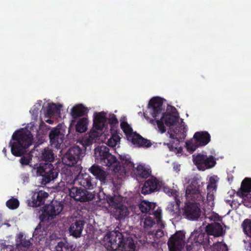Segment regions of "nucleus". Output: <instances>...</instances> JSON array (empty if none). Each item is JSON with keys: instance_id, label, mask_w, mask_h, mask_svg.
Masks as SVG:
<instances>
[{"instance_id": "obj_4", "label": "nucleus", "mask_w": 251, "mask_h": 251, "mask_svg": "<svg viewBox=\"0 0 251 251\" xmlns=\"http://www.w3.org/2000/svg\"><path fill=\"white\" fill-rule=\"evenodd\" d=\"M163 99L159 97H153L151 98L148 103V108L150 110V113L154 119H150L147 114L144 113V116L146 120L149 121V122L155 126L157 125L158 130L161 133L165 132L166 129L164 126L163 120L161 118L160 120H155L157 117L162 113L163 108Z\"/></svg>"}, {"instance_id": "obj_1", "label": "nucleus", "mask_w": 251, "mask_h": 251, "mask_svg": "<svg viewBox=\"0 0 251 251\" xmlns=\"http://www.w3.org/2000/svg\"><path fill=\"white\" fill-rule=\"evenodd\" d=\"M196 178L191 180L185 191L186 201L182 209L183 216L191 221L197 220L201 214V206L205 201V195Z\"/></svg>"}, {"instance_id": "obj_53", "label": "nucleus", "mask_w": 251, "mask_h": 251, "mask_svg": "<svg viewBox=\"0 0 251 251\" xmlns=\"http://www.w3.org/2000/svg\"><path fill=\"white\" fill-rule=\"evenodd\" d=\"M2 152L4 153L5 156H6V149L5 148H4L2 150Z\"/></svg>"}, {"instance_id": "obj_54", "label": "nucleus", "mask_w": 251, "mask_h": 251, "mask_svg": "<svg viewBox=\"0 0 251 251\" xmlns=\"http://www.w3.org/2000/svg\"><path fill=\"white\" fill-rule=\"evenodd\" d=\"M47 122H48V123L49 124H52L53 123V121L51 120H48L47 121Z\"/></svg>"}, {"instance_id": "obj_9", "label": "nucleus", "mask_w": 251, "mask_h": 251, "mask_svg": "<svg viewBox=\"0 0 251 251\" xmlns=\"http://www.w3.org/2000/svg\"><path fill=\"white\" fill-rule=\"evenodd\" d=\"M211 136L207 131L196 132L193 136V139L186 142L187 150L190 152L194 151L198 147L204 146L210 141Z\"/></svg>"}, {"instance_id": "obj_41", "label": "nucleus", "mask_w": 251, "mask_h": 251, "mask_svg": "<svg viewBox=\"0 0 251 251\" xmlns=\"http://www.w3.org/2000/svg\"><path fill=\"white\" fill-rule=\"evenodd\" d=\"M6 205L10 209H15L18 207L19 201L17 199L12 198L6 201Z\"/></svg>"}, {"instance_id": "obj_42", "label": "nucleus", "mask_w": 251, "mask_h": 251, "mask_svg": "<svg viewBox=\"0 0 251 251\" xmlns=\"http://www.w3.org/2000/svg\"><path fill=\"white\" fill-rule=\"evenodd\" d=\"M44 230L43 228H42L40 224H39L35 228L34 231L33 233V237L35 238L41 239V238L44 236Z\"/></svg>"}, {"instance_id": "obj_52", "label": "nucleus", "mask_w": 251, "mask_h": 251, "mask_svg": "<svg viewBox=\"0 0 251 251\" xmlns=\"http://www.w3.org/2000/svg\"><path fill=\"white\" fill-rule=\"evenodd\" d=\"M173 203L178 204V207H180V201L179 200L177 199L175 201L172 202Z\"/></svg>"}, {"instance_id": "obj_55", "label": "nucleus", "mask_w": 251, "mask_h": 251, "mask_svg": "<svg viewBox=\"0 0 251 251\" xmlns=\"http://www.w3.org/2000/svg\"><path fill=\"white\" fill-rule=\"evenodd\" d=\"M169 144L170 145V147L173 148V143H172V142H171Z\"/></svg>"}, {"instance_id": "obj_57", "label": "nucleus", "mask_w": 251, "mask_h": 251, "mask_svg": "<svg viewBox=\"0 0 251 251\" xmlns=\"http://www.w3.org/2000/svg\"><path fill=\"white\" fill-rule=\"evenodd\" d=\"M209 187H210V185H207V189H209Z\"/></svg>"}, {"instance_id": "obj_51", "label": "nucleus", "mask_w": 251, "mask_h": 251, "mask_svg": "<svg viewBox=\"0 0 251 251\" xmlns=\"http://www.w3.org/2000/svg\"><path fill=\"white\" fill-rule=\"evenodd\" d=\"M214 200V195L213 194H207V201H211Z\"/></svg>"}, {"instance_id": "obj_28", "label": "nucleus", "mask_w": 251, "mask_h": 251, "mask_svg": "<svg viewBox=\"0 0 251 251\" xmlns=\"http://www.w3.org/2000/svg\"><path fill=\"white\" fill-rule=\"evenodd\" d=\"M23 234L20 233L16 238V245L18 249L25 248L28 249L32 245V243L29 240L23 239Z\"/></svg>"}, {"instance_id": "obj_48", "label": "nucleus", "mask_w": 251, "mask_h": 251, "mask_svg": "<svg viewBox=\"0 0 251 251\" xmlns=\"http://www.w3.org/2000/svg\"><path fill=\"white\" fill-rule=\"evenodd\" d=\"M188 242H191V244L187 245L186 248L187 251H193V247L196 245L193 241H188Z\"/></svg>"}, {"instance_id": "obj_11", "label": "nucleus", "mask_w": 251, "mask_h": 251, "mask_svg": "<svg viewBox=\"0 0 251 251\" xmlns=\"http://www.w3.org/2000/svg\"><path fill=\"white\" fill-rule=\"evenodd\" d=\"M193 161L199 170L204 171L213 167L216 161L212 155L207 156L201 153L193 155Z\"/></svg>"}, {"instance_id": "obj_29", "label": "nucleus", "mask_w": 251, "mask_h": 251, "mask_svg": "<svg viewBox=\"0 0 251 251\" xmlns=\"http://www.w3.org/2000/svg\"><path fill=\"white\" fill-rule=\"evenodd\" d=\"M151 172L150 169L146 168L143 165H139L136 168L135 174L139 177L147 178L151 176Z\"/></svg>"}, {"instance_id": "obj_8", "label": "nucleus", "mask_w": 251, "mask_h": 251, "mask_svg": "<svg viewBox=\"0 0 251 251\" xmlns=\"http://www.w3.org/2000/svg\"><path fill=\"white\" fill-rule=\"evenodd\" d=\"M63 208V206L60 202L56 201H51L43 207L42 214L39 216L41 222H48L54 219L61 213Z\"/></svg>"}, {"instance_id": "obj_58", "label": "nucleus", "mask_w": 251, "mask_h": 251, "mask_svg": "<svg viewBox=\"0 0 251 251\" xmlns=\"http://www.w3.org/2000/svg\"><path fill=\"white\" fill-rule=\"evenodd\" d=\"M159 232H161L162 234H163V232L161 231H159Z\"/></svg>"}, {"instance_id": "obj_6", "label": "nucleus", "mask_w": 251, "mask_h": 251, "mask_svg": "<svg viewBox=\"0 0 251 251\" xmlns=\"http://www.w3.org/2000/svg\"><path fill=\"white\" fill-rule=\"evenodd\" d=\"M59 170L56 164L54 166L50 163H40L37 168V174L41 176V183L46 185L54 180L58 176Z\"/></svg>"}, {"instance_id": "obj_24", "label": "nucleus", "mask_w": 251, "mask_h": 251, "mask_svg": "<svg viewBox=\"0 0 251 251\" xmlns=\"http://www.w3.org/2000/svg\"><path fill=\"white\" fill-rule=\"evenodd\" d=\"M39 158L41 161H45V163H51L54 161L55 155L52 150L47 147L41 150Z\"/></svg>"}, {"instance_id": "obj_39", "label": "nucleus", "mask_w": 251, "mask_h": 251, "mask_svg": "<svg viewBox=\"0 0 251 251\" xmlns=\"http://www.w3.org/2000/svg\"><path fill=\"white\" fill-rule=\"evenodd\" d=\"M145 182H148V186L151 192H154L157 190L158 188V180L156 178L149 179L147 180Z\"/></svg>"}, {"instance_id": "obj_43", "label": "nucleus", "mask_w": 251, "mask_h": 251, "mask_svg": "<svg viewBox=\"0 0 251 251\" xmlns=\"http://www.w3.org/2000/svg\"><path fill=\"white\" fill-rule=\"evenodd\" d=\"M151 214H153L156 218V221L158 225H160L161 227L164 228V225L162 224L161 220V211L160 210H157L156 211L152 210Z\"/></svg>"}, {"instance_id": "obj_10", "label": "nucleus", "mask_w": 251, "mask_h": 251, "mask_svg": "<svg viewBox=\"0 0 251 251\" xmlns=\"http://www.w3.org/2000/svg\"><path fill=\"white\" fill-rule=\"evenodd\" d=\"M82 150L77 146L71 147L64 155L62 161L67 166H73L83 157Z\"/></svg>"}, {"instance_id": "obj_35", "label": "nucleus", "mask_w": 251, "mask_h": 251, "mask_svg": "<svg viewBox=\"0 0 251 251\" xmlns=\"http://www.w3.org/2000/svg\"><path fill=\"white\" fill-rule=\"evenodd\" d=\"M120 159L123 167L125 171H129L134 167V163L126 155H121Z\"/></svg>"}, {"instance_id": "obj_2", "label": "nucleus", "mask_w": 251, "mask_h": 251, "mask_svg": "<svg viewBox=\"0 0 251 251\" xmlns=\"http://www.w3.org/2000/svg\"><path fill=\"white\" fill-rule=\"evenodd\" d=\"M11 141L9 143L12 154L15 156H22L20 162L23 166L29 164L32 160L30 156H23L26 150L32 145L33 135L28 130L21 128L14 132Z\"/></svg>"}, {"instance_id": "obj_12", "label": "nucleus", "mask_w": 251, "mask_h": 251, "mask_svg": "<svg viewBox=\"0 0 251 251\" xmlns=\"http://www.w3.org/2000/svg\"><path fill=\"white\" fill-rule=\"evenodd\" d=\"M65 131L59 125L51 129L49 133L50 145L55 148L60 149L65 139Z\"/></svg>"}, {"instance_id": "obj_15", "label": "nucleus", "mask_w": 251, "mask_h": 251, "mask_svg": "<svg viewBox=\"0 0 251 251\" xmlns=\"http://www.w3.org/2000/svg\"><path fill=\"white\" fill-rule=\"evenodd\" d=\"M85 224L84 220L76 218L72 219L69 228L70 235L75 238L80 237Z\"/></svg>"}, {"instance_id": "obj_14", "label": "nucleus", "mask_w": 251, "mask_h": 251, "mask_svg": "<svg viewBox=\"0 0 251 251\" xmlns=\"http://www.w3.org/2000/svg\"><path fill=\"white\" fill-rule=\"evenodd\" d=\"M188 240L189 241H193L196 246L198 245L211 246L212 244L207 232L204 233L198 230H195L191 233Z\"/></svg>"}, {"instance_id": "obj_20", "label": "nucleus", "mask_w": 251, "mask_h": 251, "mask_svg": "<svg viewBox=\"0 0 251 251\" xmlns=\"http://www.w3.org/2000/svg\"><path fill=\"white\" fill-rule=\"evenodd\" d=\"M129 214L128 208L121 203L117 204L113 210V215L117 220L124 219Z\"/></svg>"}, {"instance_id": "obj_49", "label": "nucleus", "mask_w": 251, "mask_h": 251, "mask_svg": "<svg viewBox=\"0 0 251 251\" xmlns=\"http://www.w3.org/2000/svg\"><path fill=\"white\" fill-rule=\"evenodd\" d=\"M209 218L210 219V221H213L214 222L218 221L219 220V216L217 214H212Z\"/></svg>"}, {"instance_id": "obj_17", "label": "nucleus", "mask_w": 251, "mask_h": 251, "mask_svg": "<svg viewBox=\"0 0 251 251\" xmlns=\"http://www.w3.org/2000/svg\"><path fill=\"white\" fill-rule=\"evenodd\" d=\"M88 170L101 184L106 183L107 173L102 167L95 164Z\"/></svg>"}, {"instance_id": "obj_56", "label": "nucleus", "mask_w": 251, "mask_h": 251, "mask_svg": "<svg viewBox=\"0 0 251 251\" xmlns=\"http://www.w3.org/2000/svg\"><path fill=\"white\" fill-rule=\"evenodd\" d=\"M250 251H251V243H250Z\"/></svg>"}, {"instance_id": "obj_18", "label": "nucleus", "mask_w": 251, "mask_h": 251, "mask_svg": "<svg viewBox=\"0 0 251 251\" xmlns=\"http://www.w3.org/2000/svg\"><path fill=\"white\" fill-rule=\"evenodd\" d=\"M49 197V194L40 190L34 194L31 198V201L29 203L32 207H39L44 204L45 200Z\"/></svg>"}, {"instance_id": "obj_23", "label": "nucleus", "mask_w": 251, "mask_h": 251, "mask_svg": "<svg viewBox=\"0 0 251 251\" xmlns=\"http://www.w3.org/2000/svg\"><path fill=\"white\" fill-rule=\"evenodd\" d=\"M223 230L222 226L218 223L208 224L206 227V231L208 236L212 235L214 237L221 236Z\"/></svg>"}, {"instance_id": "obj_37", "label": "nucleus", "mask_w": 251, "mask_h": 251, "mask_svg": "<svg viewBox=\"0 0 251 251\" xmlns=\"http://www.w3.org/2000/svg\"><path fill=\"white\" fill-rule=\"evenodd\" d=\"M121 126L127 139L129 138V136H132L135 133L133 132V129L126 122H122L121 124Z\"/></svg>"}, {"instance_id": "obj_46", "label": "nucleus", "mask_w": 251, "mask_h": 251, "mask_svg": "<svg viewBox=\"0 0 251 251\" xmlns=\"http://www.w3.org/2000/svg\"><path fill=\"white\" fill-rule=\"evenodd\" d=\"M148 186H149L148 185V182H145L141 190V193L142 194L145 195L152 193L151 191L150 188L149 187H148Z\"/></svg>"}, {"instance_id": "obj_27", "label": "nucleus", "mask_w": 251, "mask_h": 251, "mask_svg": "<svg viewBox=\"0 0 251 251\" xmlns=\"http://www.w3.org/2000/svg\"><path fill=\"white\" fill-rule=\"evenodd\" d=\"M155 203L150 202L148 201L143 200L139 204V208L142 213L151 214V212L156 207Z\"/></svg>"}, {"instance_id": "obj_32", "label": "nucleus", "mask_w": 251, "mask_h": 251, "mask_svg": "<svg viewBox=\"0 0 251 251\" xmlns=\"http://www.w3.org/2000/svg\"><path fill=\"white\" fill-rule=\"evenodd\" d=\"M162 119L164 121L165 125L167 126H171L174 125L177 121V117L171 114H166L165 113H162Z\"/></svg>"}, {"instance_id": "obj_38", "label": "nucleus", "mask_w": 251, "mask_h": 251, "mask_svg": "<svg viewBox=\"0 0 251 251\" xmlns=\"http://www.w3.org/2000/svg\"><path fill=\"white\" fill-rule=\"evenodd\" d=\"M242 226L244 233L248 236L251 237V220L245 219L243 221Z\"/></svg>"}, {"instance_id": "obj_26", "label": "nucleus", "mask_w": 251, "mask_h": 251, "mask_svg": "<svg viewBox=\"0 0 251 251\" xmlns=\"http://www.w3.org/2000/svg\"><path fill=\"white\" fill-rule=\"evenodd\" d=\"M99 137V133L97 131H91L88 136H86L83 138L82 140L83 146L86 147L92 145L96 142Z\"/></svg>"}, {"instance_id": "obj_13", "label": "nucleus", "mask_w": 251, "mask_h": 251, "mask_svg": "<svg viewBox=\"0 0 251 251\" xmlns=\"http://www.w3.org/2000/svg\"><path fill=\"white\" fill-rule=\"evenodd\" d=\"M185 233L182 231L176 232L172 235L168 241L170 251H181L185 244Z\"/></svg>"}, {"instance_id": "obj_7", "label": "nucleus", "mask_w": 251, "mask_h": 251, "mask_svg": "<svg viewBox=\"0 0 251 251\" xmlns=\"http://www.w3.org/2000/svg\"><path fill=\"white\" fill-rule=\"evenodd\" d=\"M64 190L69 193L71 197L76 201L87 202L92 200L94 195L86 189L75 186L74 184L67 182Z\"/></svg>"}, {"instance_id": "obj_22", "label": "nucleus", "mask_w": 251, "mask_h": 251, "mask_svg": "<svg viewBox=\"0 0 251 251\" xmlns=\"http://www.w3.org/2000/svg\"><path fill=\"white\" fill-rule=\"evenodd\" d=\"M88 109L82 104H76L71 109V115L73 120L87 114Z\"/></svg>"}, {"instance_id": "obj_31", "label": "nucleus", "mask_w": 251, "mask_h": 251, "mask_svg": "<svg viewBox=\"0 0 251 251\" xmlns=\"http://www.w3.org/2000/svg\"><path fill=\"white\" fill-rule=\"evenodd\" d=\"M88 123V120L87 118L83 117L80 119L75 126L76 131L79 133L85 132L87 129Z\"/></svg>"}, {"instance_id": "obj_25", "label": "nucleus", "mask_w": 251, "mask_h": 251, "mask_svg": "<svg viewBox=\"0 0 251 251\" xmlns=\"http://www.w3.org/2000/svg\"><path fill=\"white\" fill-rule=\"evenodd\" d=\"M251 192V178H245L241 183L240 191L237 192L239 196L245 197L247 193Z\"/></svg>"}, {"instance_id": "obj_33", "label": "nucleus", "mask_w": 251, "mask_h": 251, "mask_svg": "<svg viewBox=\"0 0 251 251\" xmlns=\"http://www.w3.org/2000/svg\"><path fill=\"white\" fill-rule=\"evenodd\" d=\"M168 210L170 214L174 217L176 218L180 216V209L178 204L170 202L168 206Z\"/></svg>"}, {"instance_id": "obj_19", "label": "nucleus", "mask_w": 251, "mask_h": 251, "mask_svg": "<svg viewBox=\"0 0 251 251\" xmlns=\"http://www.w3.org/2000/svg\"><path fill=\"white\" fill-rule=\"evenodd\" d=\"M129 141L137 147H150L152 144L150 140L143 138L140 134L134 133L132 136H129Z\"/></svg>"}, {"instance_id": "obj_40", "label": "nucleus", "mask_w": 251, "mask_h": 251, "mask_svg": "<svg viewBox=\"0 0 251 251\" xmlns=\"http://www.w3.org/2000/svg\"><path fill=\"white\" fill-rule=\"evenodd\" d=\"M177 130V132L179 133V136L177 137V140L176 145H179L180 142V140L184 139L186 137V132L187 131V128L185 126L182 127V126H179L178 128H176Z\"/></svg>"}, {"instance_id": "obj_30", "label": "nucleus", "mask_w": 251, "mask_h": 251, "mask_svg": "<svg viewBox=\"0 0 251 251\" xmlns=\"http://www.w3.org/2000/svg\"><path fill=\"white\" fill-rule=\"evenodd\" d=\"M56 251H73V245L67 241H60L55 246Z\"/></svg>"}, {"instance_id": "obj_50", "label": "nucleus", "mask_w": 251, "mask_h": 251, "mask_svg": "<svg viewBox=\"0 0 251 251\" xmlns=\"http://www.w3.org/2000/svg\"><path fill=\"white\" fill-rule=\"evenodd\" d=\"M164 191L169 195L174 196L175 195V192L172 189H170L169 188H165Z\"/></svg>"}, {"instance_id": "obj_34", "label": "nucleus", "mask_w": 251, "mask_h": 251, "mask_svg": "<svg viewBox=\"0 0 251 251\" xmlns=\"http://www.w3.org/2000/svg\"><path fill=\"white\" fill-rule=\"evenodd\" d=\"M44 113L46 117H51L52 116L57 113L59 111V108L54 103L49 104L46 110H44Z\"/></svg>"}, {"instance_id": "obj_47", "label": "nucleus", "mask_w": 251, "mask_h": 251, "mask_svg": "<svg viewBox=\"0 0 251 251\" xmlns=\"http://www.w3.org/2000/svg\"><path fill=\"white\" fill-rule=\"evenodd\" d=\"M177 131V128H176L173 130L174 133H170L169 131L168 132V133L170 134V138L173 139H176V141L177 140V137L179 136V133Z\"/></svg>"}, {"instance_id": "obj_5", "label": "nucleus", "mask_w": 251, "mask_h": 251, "mask_svg": "<svg viewBox=\"0 0 251 251\" xmlns=\"http://www.w3.org/2000/svg\"><path fill=\"white\" fill-rule=\"evenodd\" d=\"M95 158L109 170L118 172L121 170L120 163L116 157L109 152V148L105 146H100L95 150Z\"/></svg>"}, {"instance_id": "obj_44", "label": "nucleus", "mask_w": 251, "mask_h": 251, "mask_svg": "<svg viewBox=\"0 0 251 251\" xmlns=\"http://www.w3.org/2000/svg\"><path fill=\"white\" fill-rule=\"evenodd\" d=\"M155 224L154 219L151 217H147L145 219L144 222V227L145 228H150Z\"/></svg>"}, {"instance_id": "obj_36", "label": "nucleus", "mask_w": 251, "mask_h": 251, "mask_svg": "<svg viewBox=\"0 0 251 251\" xmlns=\"http://www.w3.org/2000/svg\"><path fill=\"white\" fill-rule=\"evenodd\" d=\"M120 139L121 138L116 130L112 133L111 137L107 141V144L109 147H114L120 142Z\"/></svg>"}, {"instance_id": "obj_3", "label": "nucleus", "mask_w": 251, "mask_h": 251, "mask_svg": "<svg viewBox=\"0 0 251 251\" xmlns=\"http://www.w3.org/2000/svg\"><path fill=\"white\" fill-rule=\"evenodd\" d=\"M107 239L112 249L110 251H135L136 246L133 239L129 237L125 238L119 231L110 232Z\"/></svg>"}, {"instance_id": "obj_16", "label": "nucleus", "mask_w": 251, "mask_h": 251, "mask_svg": "<svg viewBox=\"0 0 251 251\" xmlns=\"http://www.w3.org/2000/svg\"><path fill=\"white\" fill-rule=\"evenodd\" d=\"M76 181L79 185L86 189L92 190L96 185L94 178L87 173L78 175Z\"/></svg>"}, {"instance_id": "obj_21", "label": "nucleus", "mask_w": 251, "mask_h": 251, "mask_svg": "<svg viewBox=\"0 0 251 251\" xmlns=\"http://www.w3.org/2000/svg\"><path fill=\"white\" fill-rule=\"evenodd\" d=\"M107 121L105 113L104 112H99L94 118L93 127L97 130L102 131Z\"/></svg>"}, {"instance_id": "obj_45", "label": "nucleus", "mask_w": 251, "mask_h": 251, "mask_svg": "<svg viewBox=\"0 0 251 251\" xmlns=\"http://www.w3.org/2000/svg\"><path fill=\"white\" fill-rule=\"evenodd\" d=\"M107 120L111 126H114L118 123V121L114 114H110L109 117L107 119Z\"/></svg>"}]
</instances>
